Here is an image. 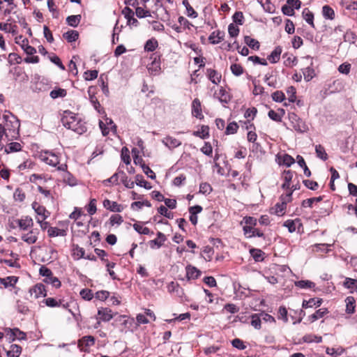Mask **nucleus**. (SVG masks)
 Masks as SVG:
<instances>
[{"label":"nucleus","mask_w":357,"mask_h":357,"mask_svg":"<svg viewBox=\"0 0 357 357\" xmlns=\"http://www.w3.org/2000/svg\"><path fill=\"white\" fill-rule=\"evenodd\" d=\"M87 213H89V204L85 205L84 208L75 207L73 213L69 215L70 218L75 220V224L79 229L78 231L86 234L89 228V220Z\"/></svg>","instance_id":"f257e3e1"},{"label":"nucleus","mask_w":357,"mask_h":357,"mask_svg":"<svg viewBox=\"0 0 357 357\" xmlns=\"http://www.w3.org/2000/svg\"><path fill=\"white\" fill-rule=\"evenodd\" d=\"M5 121L4 129L6 131V138L11 141L20 137V123L19 119L11 112L6 111L3 115Z\"/></svg>","instance_id":"f03ea898"},{"label":"nucleus","mask_w":357,"mask_h":357,"mask_svg":"<svg viewBox=\"0 0 357 357\" xmlns=\"http://www.w3.org/2000/svg\"><path fill=\"white\" fill-rule=\"evenodd\" d=\"M61 121L64 127L78 134H82L87 130L85 123H83L76 114L70 111L63 112Z\"/></svg>","instance_id":"7ed1b4c3"},{"label":"nucleus","mask_w":357,"mask_h":357,"mask_svg":"<svg viewBox=\"0 0 357 357\" xmlns=\"http://www.w3.org/2000/svg\"><path fill=\"white\" fill-rule=\"evenodd\" d=\"M40 158L41 160L44 161L47 165L52 167H57V169L59 171L66 172L67 165L66 164L59 165V155L52 151H45L41 153Z\"/></svg>","instance_id":"20e7f679"},{"label":"nucleus","mask_w":357,"mask_h":357,"mask_svg":"<svg viewBox=\"0 0 357 357\" xmlns=\"http://www.w3.org/2000/svg\"><path fill=\"white\" fill-rule=\"evenodd\" d=\"M113 318L112 310L107 307H101L98 310V315L96 317L97 322L94 324V328H98L100 324V321H109Z\"/></svg>","instance_id":"39448f33"},{"label":"nucleus","mask_w":357,"mask_h":357,"mask_svg":"<svg viewBox=\"0 0 357 357\" xmlns=\"http://www.w3.org/2000/svg\"><path fill=\"white\" fill-rule=\"evenodd\" d=\"M290 119L294 129L297 132L303 133L308 130V126L296 114H292Z\"/></svg>","instance_id":"423d86ee"},{"label":"nucleus","mask_w":357,"mask_h":357,"mask_svg":"<svg viewBox=\"0 0 357 357\" xmlns=\"http://www.w3.org/2000/svg\"><path fill=\"white\" fill-rule=\"evenodd\" d=\"M15 222L20 229L23 231H26L30 229H31L33 226V219L28 215L23 216L20 219L15 220Z\"/></svg>","instance_id":"0eeeda50"},{"label":"nucleus","mask_w":357,"mask_h":357,"mask_svg":"<svg viewBox=\"0 0 357 357\" xmlns=\"http://www.w3.org/2000/svg\"><path fill=\"white\" fill-rule=\"evenodd\" d=\"M31 296H33L35 298L40 297H45L47 296V291L45 287L42 283H37L33 287L29 289Z\"/></svg>","instance_id":"6e6552de"},{"label":"nucleus","mask_w":357,"mask_h":357,"mask_svg":"<svg viewBox=\"0 0 357 357\" xmlns=\"http://www.w3.org/2000/svg\"><path fill=\"white\" fill-rule=\"evenodd\" d=\"M38 234L39 230L38 229H31L28 233L22 234L21 238L25 243L33 244L37 241Z\"/></svg>","instance_id":"1a4fd4ad"},{"label":"nucleus","mask_w":357,"mask_h":357,"mask_svg":"<svg viewBox=\"0 0 357 357\" xmlns=\"http://www.w3.org/2000/svg\"><path fill=\"white\" fill-rule=\"evenodd\" d=\"M192 114L197 119H204V115L202 112L201 102L198 98H195L192 102Z\"/></svg>","instance_id":"9d476101"},{"label":"nucleus","mask_w":357,"mask_h":357,"mask_svg":"<svg viewBox=\"0 0 357 357\" xmlns=\"http://www.w3.org/2000/svg\"><path fill=\"white\" fill-rule=\"evenodd\" d=\"M185 270L188 280L197 279L202 274L201 271L192 265H188Z\"/></svg>","instance_id":"9b49d317"},{"label":"nucleus","mask_w":357,"mask_h":357,"mask_svg":"<svg viewBox=\"0 0 357 357\" xmlns=\"http://www.w3.org/2000/svg\"><path fill=\"white\" fill-rule=\"evenodd\" d=\"M225 32L218 30L212 32L208 37V40L213 45H215L224 40Z\"/></svg>","instance_id":"f8f14e48"},{"label":"nucleus","mask_w":357,"mask_h":357,"mask_svg":"<svg viewBox=\"0 0 357 357\" xmlns=\"http://www.w3.org/2000/svg\"><path fill=\"white\" fill-rule=\"evenodd\" d=\"M103 206L105 208L112 212H121L123 210V206L121 204H119L116 202H112L109 199L104 200Z\"/></svg>","instance_id":"ddd939ff"},{"label":"nucleus","mask_w":357,"mask_h":357,"mask_svg":"<svg viewBox=\"0 0 357 357\" xmlns=\"http://www.w3.org/2000/svg\"><path fill=\"white\" fill-rule=\"evenodd\" d=\"M67 232V229H60L56 227H50L47 229V234L50 237L66 236Z\"/></svg>","instance_id":"4468645a"},{"label":"nucleus","mask_w":357,"mask_h":357,"mask_svg":"<svg viewBox=\"0 0 357 357\" xmlns=\"http://www.w3.org/2000/svg\"><path fill=\"white\" fill-rule=\"evenodd\" d=\"M206 75L212 83L218 84L220 82L222 76L215 70L208 68L206 70Z\"/></svg>","instance_id":"2eb2a0df"},{"label":"nucleus","mask_w":357,"mask_h":357,"mask_svg":"<svg viewBox=\"0 0 357 357\" xmlns=\"http://www.w3.org/2000/svg\"><path fill=\"white\" fill-rule=\"evenodd\" d=\"M162 142L166 146H167L170 149L176 148L181 144V142L178 139L170 136H167L162 139Z\"/></svg>","instance_id":"dca6fc26"},{"label":"nucleus","mask_w":357,"mask_h":357,"mask_svg":"<svg viewBox=\"0 0 357 357\" xmlns=\"http://www.w3.org/2000/svg\"><path fill=\"white\" fill-rule=\"evenodd\" d=\"M282 49L280 46H277L274 50L268 56V59L271 63H275L279 61Z\"/></svg>","instance_id":"f3484780"},{"label":"nucleus","mask_w":357,"mask_h":357,"mask_svg":"<svg viewBox=\"0 0 357 357\" xmlns=\"http://www.w3.org/2000/svg\"><path fill=\"white\" fill-rule=\"evenodd\" d=\"M85 250L84 248L79 247L78 245H73V256L75 259H79L81 258L89 259V255L84 256Z\"/></svg>","instance_id":"a211bd4d"},{"label":"nucleus","mask_w":357,"mask_h":357,"mask_svg":"<svg viewBox=\"0 0 357 357\" xmlns=\"http://www.w3.org/2000/svg\"><path fill=\"white\" fill-rule=\"evenodd\" d=\"M167 289L168 291L170 293L176 292V295L179 297H182L183 295L184 294L183 288L181 287L178 283L174 282L173 281L169 283L167 286Z\"/></svg>","instance_id":"6ab92c4d"},{"label":"nucleus","mask_w":357,"mask_h":357,"mask_svg":"<svg viewBox=\"0 0 357 357\" xmlns=\"http://www.w3.org/2000/svg\"><path fill=\"white\" fill-rule=\"evenodd\" d=\"M192 135L203 139H207L209 137V127L208 126L203 125L202 126L200 130L194 131Z\"/></svg>","instance_id":"aec40b11"},{"label":"nucleus","mask_w":357,"mask_h":357,"mask_svg":"<svg viewBox=\"0 0 357 357\" xmlns=\"http://www.w3.org/2000/svg\"><path fill=\"white\" fill-rule=\"evenodd\" d=\"M321 303L322 299L312 298L309 299L308 301L304 300L303 301L302 307L305 308L312 307L313 306L319 307L321 305Z\"/></svg>","instance_id":"412c9836"},{"label":"nucleus","mask_w":357,"mask_h":357,"mask_svg":"<svg viewBox=\"0 0 357 357\" xmlns=\"http://www.w3.org/2000/svg\"><path fill=\"white\" fill-rule=\"evenodd\" d=\"M17 280V277L8 276L5 278H0V284H3L6 288H7L8 287H14Z\"/></svg>","instance_id":"4be33fe9"},{"label":"nucleus","mask_w":357,"mask_h":357,"mask_svg":"<svg viewBox=\"0 0 357 357\" xmlns=\"http://www.w3.org/2000/svg\"><path fill=\"white\" fill-rule=\"evenodd\" d=\"M22 353V347L17 344H11L10 349L7 351L8 357H19Z\"/></svg>","instance_id":"5701e85b"},{"label":"nucleus","mask_w":357,"mask_h":357,"mask_svg":"<svg viewBox=\"0 0 357 357\" xmlns=\"http://www.w3.org/2000/svg\"><path fill=\"white\" fill-rule=\"evenodd\" d=\"M10 332V335L13 337V340L17 339L19 340H26V335L24 332L20 331L17 328H14L13 329H9Z\"/></svg>","instance_id":"b1692460"},{"label":"nucleus","mask_w":357,"mask_h":357,"mask_svg":"<svg viewBox=\"0 0 357 357\" xmlns=\"http://www.w3.org/2000/svg\"><path fill=\"white\" fill-rule=\"evenodd\" d=\"M346 302V312L347 314H353L355 312V298L353 296H348L345 299Z\"/></svg>","instance_id":"393cba45"},{"label":"nucleus","mask_w":357,"mask_h":357,"mask_svg":"<svg viewBox=\"0 0 357 357\" xmlns=\"http://www.w3.org/2000/svg\"><path fill=\"white\" fill-rule=\"evenodd\" d=\"M79 33L75 30H70L63 34V38L68 43H73L78 39Z\"/></svg>","instance_id":"a878e982"},{"label":"nucleus","mask_w":357,"mask_h":357,"mask_svg":"<svg viewBox=\"0 0 357 357\" xmlns=\"http://www.w3.org/2000/svg\"><path fill=\"white\" fill-rule=\"evenodd\" d=\"M135 183H136L137 185L143 187L146 190H150L152 188L151 183H149L148 181H145L142 174H137L135 176Z\"/></svg>","instance_id":"bb28decb"},{"label":"nucleus","mask_w":357,"mask_h":357,"mask_svg":"<svg viewBox=\"0 0 357 357\" xmlns=\"http://www.w3.org/2000/svg\"><path fill=\"white\" fill-rule=\"evenodd\" d=\"M250 253L255 261H262L265 253L260 249L252 248Z\"/></svg>","instance_id":"cd10ccee"},{"label":"nucleus","mask_w":357,"mask_h":357,"mask_svg":"<svg viewBox=\"0 0 357 357\" xmlns=\"http://www.w3.org/2000/svg\"><path fill=\"white\" fill-rule=\"evenodd\" d=\"M158 46V40L152 38L149 39L144 45V50L146 52H153Z\"/></svg>","instance_id":"c85d7f7f"},{"label":"nucleus","mask_w":357,"mask_h":357,"mask_svg":"<svg viewBox=\"0 0 357 357\" xmlns=\"http://www.w3.org/2000/svg\"><path fill=\"white\" fill-rule=\"evenodd\" d=\"M344 351L345 349L342 347H339L337 349L327 347L326 349V353L328 355H330L333 357H337L339 356H341L342 354H344Z\"/></svg>","instance_id":"c756f323"},{"label":"nucleus","mask_w":357,"mask_h":357,"mask_svg":"<svg viewBox=\"0 0 357 357\" xmlns=\"http://www.w3.org/2000/svg\"><path fill=\"white\" fill-rule=\"evenodd\" d=\"M81 18L80 15H70L67 17L66 22L70 26L77 27L80 22Z\"/></svg>","instance_id":"7c9ffc66"},{"label":"nucleus","mask_w":357,"mask_h":357,"mask_svg":"<svg viewBox=\"0 0 357 357\" xmlns=\"http://www.w3.org/2000/svg\"><path fill=\"white\" fill-rule=\"evenodd\" d=\"M244 41L246 43V45H248L251 49L256 50H258L259 49V43L256 39L252 38L250 36H246L244 38Z\"/></svg>","instance_id":"2f4dec72"},{"label":"nucleus","mask_w":357,"mask_h":357,"mask_svg":"<svg viewBox=\"0 0 357 357\" xmlns=\"http://www.w3.org/2000/svg\"><path fill=\"white\" fill-rule=\"evenodd\" d=\"M322 14L326 19L333 20L335 18V12L333 9L328 5L323 6Z\"/></svg>","instance_id":"473e14b6"},{"label":"nucleus","mask_w":357,"mask_h":357,"mask_svg":"<svg viewBox=\"0 0 357 357\" xmlns=\"http://www.w3.org/2000/svg\"><path fill=\"white\" fill-rule=\"evenodd\" d=\"M315 152L317 154V156L321 159L324 161H326L328 160V154L326 153L324 147L321 145L318 144L315 146Z\"/></svg>","instance_id":"72a5a7b5"},{"label":"nucleus","mask_w":357,"mask_h":357,"mask_svg":"<svg viewBox=\"0 0 357 357\" xmlns=\"http://www.w3.org/2000/svg\"><path fill=\"white\" fill-rule=\"evenodd\" d=\"M328 310L326 308H321L317 310L314 314L309 317L310 320L313 322L320 318H322L326 314H327Z\"/></svg>","instance_id":"f704fd0d"},{"label":"nucleus","mask_w":357,"mask_h":357,"mask_svg":"<svg viewBox=\"0 0 357 357\" xmlns=\"http://www.w3.org/2000/svg\"><path fill=\"white\" fill-rule=\"evenodd\" d=\"M120 174L121 181L123 183V184L128 188H133L135 183L129 179L123 171H120Z\"/></svg>","instance_id":"c9c22d12"},{"label":"nucleus","mask_w":357,"mask_h":357,"mask_svg":"<svg viewBox=\"0 0 357 357\" xmlns=\"http://www.w3.org/2000/svg\"><path fill=\"white\" fill-rule=\"evenodd\" d=\"M110 293L106 290H101L96 292L94 298L98 301H104L109 296ZM93 298V295L91 293V300Z\"/></svg>","instance_id":"e433bc0d"},{"label":"nucleus","mask_w":357,"mask_h":357,"mask_svg":"<svg viewBox=\"0 0 357 357\" xmlns=\"http://www.w3.org/2000/svg\"><path fill=\"white\" fill-rule=\"evenodd\" d=\"M67 95L66 89L58 88L51 91L50 96L52 98L56 99L58 98H63Z\"/></svg>","instance_id":"4c0bfd02"},{"label":"nucleus","mask_w":357,"mask_h":357,"mask_svg":"<svg viewBox=\"0 0 357 357\" xmlns=\"http://www.w3.org/2000/svg\"><path fill=\"white\" fill-rule=\"evenodd\" d=\"M303 16L306 21L312 27L314 28V14L309 10L307 8H305L303 11Z\"/></svg>","instance_id":"58836bf2"},{"label":"nucleus","mask_w":357,"mask_h":357,"mask_svg":"<svg viewBox=\"0 0 357 357\" xmlns=\"http://www.w3.org/2000/svg\"><path fill=\"white\" fill-rule=\"evenodd\" d=\"M323 200V196H319V197H312V198H309V199H305L301 203V206L303 207H310V208H312V205L314 202H319Z\"/></svg>","instance_id":"ea45409f"},{"label":"nucleus","mask_w":357,"mask_h":357,"mask_svg":"<svg viewBox=\"0 0 357 357\" xmlns=\"http://www.w3.org/2000/svg\"><path fill=\"white\" fill-rule=\"evenodd\" d=\"M22 145L18 142H11L8 145V147L5 149L6 153L17 152L21 151Z\"/></svg>","instance_id":"a19ab883"},{"label":"nucleus","mask_w":357,"mask_h":357,"mask_svg":"<svg viewBox=\"0 0 357 357\" xmlns=\"http://www.w3.org/2000/svg\"><path fill=\"white\" fill-rule=\"evenodd\" d=\"M295 286L301 289H311L314 287L315 284L310 280H298L295 282Z\"/></svg>","instance_id":"79ce46f5"},{"label":"nucleus","mask_w":357,"mask_h":357,"mask_svg":"<svg viewBox=\"0 0 357 357\" xmlns=\"http://www.w3.org/2000/svg\"><path fill=\"white\" fill-rule=\"evenodd\" d=\"M219 95V100L221 102L228 103L231 100L230 94L222 87L220 89Z\"/></svg>","instance_id":"37998d69"},{"label":"nucleus","mask_w":357,"mask_h":357,"mask_svg":"<svg viewBox=\"0 0 357 357\" xmlns=\"http://www.w3.org/2000/svg\"><path fill=\"white\" fill-rule=\"evenodd\" d=\"M261 318L260 314H254L251 316V325L256 329L261 328Z\"/></svg>","instance_id":"c03bdc74"},{"label":"nucleus","mask_w":357,"mask_h":357,"mask_svg":"<svg viewBox=\"0 0 357 357\" xmlns=\"http://www.w3.org/2000/svg\"><path fill=\"white\" fill-rule=\"evenodd\" d=\"M91 103L93 105L94 109L100 114L105 115V112L104 108L101 107L100 102L97 100V99L91 95Z\"/></svg>","instance_id":"a18cd8bd"},{"label":"nucleus","mask_w":357,"mask_h":357,"mask_svg":"<svg viewBox=\"0 0 357 357\" xmlns=\"http://www.w3.org/2000/svg\"><path fill=\"white\" fill-rule=\"evenodd\" d=\"M343 285L347 289L355 288V290L357 291V280L346 278Z\"/></svg>","instance_id":"49530a36"},{"label":"nucleus","mask_w":357,"mask_h":357,"mask_svg":"<svg viewBox=\"0 0 357 357\" xmlns=\"http://www.w3.org/2000/svg\"><path fill=\"white\" fill-rule=\"evenodd\" d=\"M44 282L47 284H50L52 285V287L55 288H59L61 287V282L60 280L56 278L52 275L51 277H49L47 278L44 279Z\"/></svg>","instance_id":"de8ad7c7"},{"label":"nucleus","mask_w":357,"mask_h":357,"mask_svg":"<svg viewBox=\"0 0 357 357\" xmlns=\"http://www.w3.org/2000/svg\"><path fill=\"white\" fill-rule=\"evenodd\" d=\"M238 129V125L237 124V123L235 121L231 122L227 125V126L226 128L225 134L226 135L235 134L237 132Z\"/></svg>","instance_id":"09e8293b"},{"label":"nucleus","mask_w":357,"mask_h":357,"mask_svg":"<svg viewBox=\"0 0 357 357\" xmlns=\"http://www.w3.org/2000/svg\"><path fill=\"white\" fill-rule=\"evenodd\" d=\"M134 229L140 234L149 235L151 231L148 227H143L141 224L135 223L133 225Z\"/></svg>","instance_id":"8fccbe9b"},{"label":"nucleus","mask_w":357,"mask_h":357,"mask_svg":"<svg viewBox=\"0 0 357 357\" xmlns=\"http://www.w3.org/2000/svg\"><path fill=\"white\" fill-rule=\"evenodd\" d=\"M230 70L235 76H240L243 73V68L238 63H233L230 66Z\"/></svg>","instance_id":"3c124183"},{"label":"nucleus","mask_w":357,"mask_h":357,"mask_svg":"<svg viewBox=\"0 0 357 357\" xmlns=\"http://www.w3.org/2000/svg\"><path fill=\"white\" fill-rule=\"evenodd\" d=\"M160 56L161 54L157 52L151 54L150 59L152 60V66H155V68H160Z\"/></svg>","instance_id":"603ef678"},{"label":"nucleus","mask_w":357,"mask_h":357,"mask_svg":"<svg viewBox=\"0 0 357 357\" xmlns=\"http://www.w3.org/2000/svg\"><path fill=\"white\" fill-rule=\"evenodd\" d=\"M43 302L45 303V305L50 307H59L61 304V300L57 301L54 298H45Z\"/></svg>","instance_id":"864d4df0"},{"label":"nucleus","mask_w":357,"mask_h":357,"mask_svg":"<svg viewBox=\"0 0 357 357\" xmlns=\"http://www.w3.org/2000/svg\"><path fill=\"white\" fill-rule=\"evenodd\" d=\"M296 88L293 86H290L287 89V93L289 96L288 100L290 102H294L296 99Z\"/></svg>","instance_id":"5fc2aeb1"},{"label":"nucleus","mask_w":357,"mask_h":357,"mask_svg":"<svg viewBox=\"0 0 357 357\" xmlns=\"http://www.w3.org/2000/svg\"><path fill=\"white\" fill-rule=\"evenodd\" d=\"M212 192V188L208 183H202L199 185V192L203 195H208Z\"/></svg>","instance_id":"6e6d98bb"},{"label":"nucleus","mask_w":357,"mask_h":357,"mask_svg":"<svg viewBox=\"0 0 357 357\" xmlns=\"http://www.w3.org/2000/svg\"><path fill=\"white\" fill-rule=\"evenodd\" d=\"M272 98L275 102H282L285 100V96L282 91H276L272 93Z\"/></svg>","instance_id":"4d7b16f0"},{"label":"nucleus","mask_w":357,"mask_h":357,"mask_svg":"<svg viewBox=\"0 0 357 357\" xmlns=\"http://www.w3.org/2000/svg\"><path fill=\"white\" fill-rule=\"evenodd\" d=\"M63 181L70 186H74L76 185L75 178L68 172H66L63 176Z\"/></svg>","instance_id":"13d9d810"},{"label":"nucleus","mask_w":357,"mask_h":357,"mask_svg":"<svg viewBox=\"0 0 357 357\" xmlns=\"http://www.w3.org/2000/svg\"><path fill=\"white\" fill-rule=\"evenodd\" d=\"M234 22L238 25L243 24L244 16L241 11H236L232 16Z\"/></svg>","instance_id":"bf43d9fd"},{"label":"nucleus","mask_w":357,"mask_h":357,"mask_svg":"<svg viewBox=\"0 0 357 357\" xmlns=\"http://www.w3.org/2000/svg\"><path fill=\"white\" fill-rule=\"evenodd\" d=\"M304 79L306 82L310 81L314 76V70L310 67H307L303 70Z\"/></svg>","instance_id":"052dcab7"},{"label":"nucleus","mask_w":357,"mask_h":357,"mask_svg":"<svg viewBox=\"0 0 357 357\" xmlns=\"http://www.w3.org/2000/svg\"><path fill=\"white\" fill-rule=\"evenodd\" d=\"M282 164L287 167H290L291 165L295 163L294 158L291 155L287 153L283 155V156L282 157Z\"/></svg>","instance_id":"680f3d73"},{"label":"nucleus","mask_w":357,"mask_h":357,"mask_svg":"<svg viewBox=\"0 0 357 357\" xmlns=\"http://www.w3.org/2000/svg\"><path fill=\"white\" fill-rule=\"evenodd\" d=\"M16 308L18 312L24 314H26L29 311L28 307L20 300L17 301Z\"/></svg>","instance_id":"e2e57ef3"},{"label":"nucleus","mask_w":357,"mask_h":357,"mask_svg":"<svg viewBox=\"0 0 357 357\" xmlns=\"http://www.w3.org/2000/svg\"><path fill=\"white\" fill-rule=\"evenodd\" d=\"M356 38V35L353 31H347L344 34V40L345 42H348L349 43H354Z\"/></svg>","instance_id":"0e129e2a"},{"label":"nucleus","mask_w":357,"mask_h":357,"mask_svg":"<svg viewBox=\"0 0 357 357\" xmlns=\"http://www.w3.org/2000/svg\"><path fill=\"white\" fill-rule=\"evenodd\" d=\"M35 212L37 213L38 215L40 216L43 220H45L47 218L50 213L46 210V208L43 206H40L38 207V208H35Z\"/></svg>","instance_id":"69168bd1"},{"label":"nucleus","mask_w":357,"mask_h":357,"mask_svg":"<svg viewBox=\"0 0 357 357\" xmlns=\"http://www.w3.org/2000/svg\"><path fill=\"white\" fill-rule=\"evenodd\" d=\"M158 213L161 215H163V216L166 217L168 219H172L173 218V213L172 212H169L167 210V208L166 206H162V205L160 206L158 208Z\"/></svg>","instance_id":"338daca9"},{"label":"nucleus","mask_w":357,"mask_h":357,"mask_svg":"<svg viewBox=\"0 0 357 357\" xmlns=\"http://www.w3.org/2000/svg\"><path fill=\"white\" fill-rule=\"evenodd\" d=\"M239 28L234 24L233 23L230 24L228 26V32L231 37L234 38L236 37L239 33Z\"/></svg>","instance_id":"774afa93"}]
</instances>
